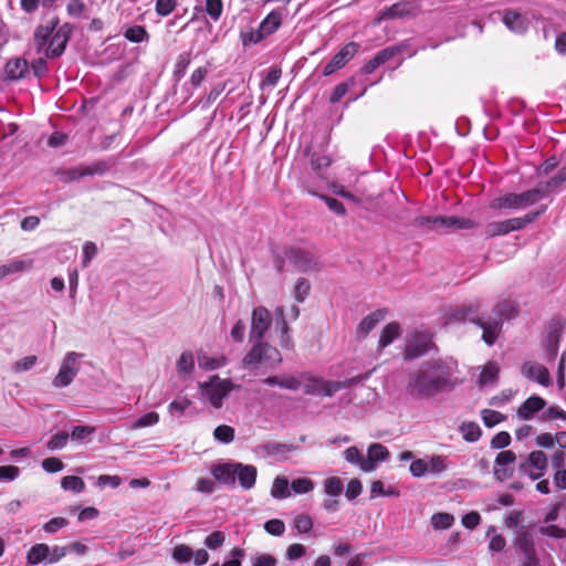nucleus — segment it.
<instances>
[{
	"instance_id": "f704fd0d",
	"label": "nucleus",
	"mask_w": 566,
	"mask_h": 566,
	"mask_svg": "<svg viewBox=\"0 0 566 566\" xmlns=\"http://www.w3.org/2000/svg\"><path fill=\"white\" fill-rule=\"evenodd\" d=\"M460 432L468 442H475L481 437V429L478 423L469 421L460 426Z\"/></svg>"
},
{
	"instance_id": "9d476101",
	"label": "nucleus",
	"mask_w": 566,
	"mask_h": 566,
	"mask_svg": "<svg viewBox=\"0 0 566 566\" xmlns=\"http://www.w3.org/2000/svg\"><path fill=\"white\" fill-rule=\"evenodd\" d=\"M416 223L432 230L470 229L473 227L471 220L457 217H419L416 219Z\"/></svg>"
},
{
	"instance_id": "37998d69",
	"label": "nucleus",
	"mask_w": 566,
	"mask_h": 566,
	"mask_svg": "<svg viewBox=\"0 0 566 566\" xmlns=\"http://www.w3.org/2000/svg\"><path fill=\"white\" fill-rule=\"evenodd\" d=\"M61 486L65 491H73L76 493H81L85 489V483L78 476L67 475L62 479Z\"/></svg>"
},
{
	"instance_id": "8fccbe9b",
	"label": "nucleus",
	"mask_w": 566,
	"mask_h": 566,
	"mask_svg": "<svg viewBox=\"0 0 566 566\" xmlns=\"http://www.w3.org/2000/svg\"><path fill=\"white\" fill-rule=\"evenodd\" d=\"M344 459L350 464L359 467L363 471V463L365 461V457L361 451L356 447H349L344 451Z\"/></svg>"
},
{
	"instance_id": "7ed1b4c3",
	"label": "nucleus",
	"mask_w": 566,
	"mask_h": 566,
	"mask_svg": "<svg viewBox=\"0 0 566 566\" xmlns=\"http://www.w3.org/2000/svg\"><path fill=\"white\" fill-rule=\"evenodd\" d=\"M566 179V169L553 177L545 188H535L523 193H505L490 201V208L494 210L527 208L545 198L551 190L558 187Z\"/></svg>"
},
{
	"instance_id": "dca6fc26",
	"label": "nucleus",
	"mask_w": 566,
	"mask_h": 566,
	"mask_svg": "<svg viewBox=\"0 0 566 566\" xmlns=\"http://www.w3.org/2000/svg\"><path fill=\"white\" fill-rule=\"evenodd\" d=\"M522 374L534 381H537L538 384L543 386H548L551 384V377L548 369L534 361L525 363L522 367Z\"/></svg>"
},
{
	"instance_id": "13d9d810",
	"label": "nucleus",
	"mask_w": 566,
	"mask_h": 566,
	"mask_svg": "<svg viewBox=\"0 0 566 566\" xmlns=\"http://www.w3.org/2000/svg\"><path fill=\"white\" fill-rule=\"evenodd\" d=\"M82 251H83L82 265H83V268H86V266H88L91 261L97 254V247L94 242L87 241L84 243Z\"/></svg>"
},
{
	"instance_id": "052dcab7",
	"label": "nucleus",
	"mask_w": 566,
	"mask_h": 566,
	"mask_svg": "<svg viewBox=\"0 0 566 566\" xmlns=\"http://www.w3.org/2000/svg\"><path fill=\"white\" fill-rule=\"evenodd\" d=\"M177 6V0H157L156 1V12L161 17H166L170 14Z\"/></svg>"
},
{
	"instance_id": "49530a36",
	"label": "nucleus",
	"mask_w": 566,
	"mask_h": 566,
	"mask_svg": "<svg viewBox=\"0 0 566 566\" xmlns=\"http://www.w3.org/2000/svg\"><path fill=\"white\" fill-rule=\"evenodd\" d=\"M453 515L449 513H436L431 517V524L436 530H446L452 526Z\"/></svg>"
},
{
	"instance_id": "20e7f679",
	"label": "nucleus",
	"mask_w": 566,
	"mask_h": 566,
	"mask_svg": "<svg viewBox=\"0 0 566 566\" xmlns=\"http://www.w3.org/2000/svg\"><path fill=\"white\" fill-rule=\"evenodd\" d=\"M470 312H473L471 306L468 308H463L461 311V318L475 322V319L470 316ZM474 312H476V308L474 310ZM493 312L496 317L479 318L476 321L478 325L483 329L482 338L488 345L494 344L500 334L502 321L504 318H510L514 316L516 313V307L512 301L504 300L495 305Z\"/></svg>"
},
{
	"instance_id": "39448f33",
	"label": "nucleus",
	"mask_w": 566,
	"mask_h": 566,
	"mask_svg": "<svg viewBox=\"0 0 566 566\" xmlns=\"http://www.w3.org/2000/svg\"><path fill=\"white\" fill-rule=\"evenodd\" d=\"M71 35V27L64 24L59 29L50 27H39L35 31V43L38 52L43 53L45 57L60 56L69 42Z\"/></svg>"
},
{
	"instance_id": "680f3d73",
	"label": "nucleus",
	"mask_w": 566,
	"mask_h": 566,
	"mask_svg": "<svg viewBox=\"0 0 566 566\" xmlns=\"http://www.w3.org/2000/svg\"><path fill=\"white\" fill-rule=\"evenodd\" d=\"M190 54L185 52V53H181L178 57H177V61L175 63V75L177 77H181L184 76V74L186 73V70L187 67L189 66L190 64Z\"/></svg>"
},
{
	"instance_id": "423d86ee",
	"label": "nucleus",
	"mask_w": 566,
	"mask_h": 566,
	"mask_svg": "<svg viewBox=\"0 0 566 566\" xmlns=\"http://www.w3.org/2000/svg\"><path fill=\"white\" fill-rule=\"evenodd\" d=\"M355 381V379L331 381L311 374H302V388L308 395L332 397L335 392L349 387Z\"/></svg>"
},
{
	"instance_id": "338daca9",
	"label": "nucleus",
	"mask_w": 566,
	"mask_h": 566,
	"mask_svg": "<svg viewBox=\"0 0 566 566\" xmlns=\"http://www.w3.org/2000/svg\"><path fill=\"white\" fill-rule=\"evenodd\" d=\"M410 473L416 478H421L427 474L426 458L412 460L410 464Z\"/></svg>"
},
{
	"instance_id": "cd10ccee",
	"label": "nucleus",
	"mask_w": 566,
	"mask_h": 566,
	"mask_svg": "<svg viewBox=\"0 0 566 566\" xmlns=\"http://www.w3.org/2000/svg\"><path fill=\"white\" fill-rule=\"evenodd\" d=\"M427 474L440 475L450 467V461L446 455H432L426 458Z\"/></svg>"
},
{
	"instance_id": "864d4df0",
	"label": "nucleus",
	"mask_w": 566,
	"mask_h": 566,
	"mask_svg": "<svg viewBox=\"0 0 566 566\" xmlns=\"http://www.w3.org/2000/svg\"><path fill=\"white\" fill-rule=\"evenodd\" d=\"M95 432L94 427L76 426L73 428L71 438L77 442H83Z\"/></svg>"
},
{
	"instance_id": "774afa93",
	"label": "nucleus",
	"mask_w": 566,
	"mask_h": 566,
	"mask_svg": "<svg viewBox=\"0 0 566 566\" xmlns=\"http://www.w3.org/2000/svg\"><path fill=\"white\" fill-rule=\"evenodd\" d=\"M42 468L49 473H55L63 470L64 464L57 458H46L42 461Z\"/></svg>"
},
{
	"instance_id": "72a5a7b5",
	"label": "nucleus",
	"mask_w": 566,
	"mask_h": 566,
	"mask_svg": "<svg viewBox=\"0 0 566 566\" xmlns=\"http://www.w3.org/2000/svg\"><path fill=\"white\" fill-rule=\"evenodd\" d=\"M192 406V401L187 397H178L172 400L168 406V412L172 417H181Z\"/></svg>"
},
{
	"instance_id": "ddd939ff",
	"label": "nucleus",
	"mask_w": 566,
	"mask_h": 566,
	"mask_svg": "<svg viewBox=\"0 0 566 566\" xmlns=\"http://www.w3.org/2000/svg\"><path fill=\"white\" fill-rule=\"evenodd\" d=\"M359 44L356 42H349L345 44L333 59L324 66L323 74L328 76L335 71L344 67L358 52Z\"/></svg>"
},
{
	"instance_id": "4d7b16f0",
	"label": "nucleus",
	"mask_w": 566,
	"mask_h": 566,
	"mask_svg": "<svg viewBox=\"0 0 566 566\" xmlns=\"http://www.w3.org/2000/svg\"><path fill=\"white\" fill-rule=\"evenodd\" d=\"M294 527L298 533H308L313 527V521L308 515L300 514L294 518Z\"/></svg>"
},
{
	"instance_id": "6e6d98bb",
	"label": "nucleus",
	"mask_w": 566,
	"mask_h": 566,
	"mask_svg": "<svg viewBox=\"0 0 566 566\" xmlns=\"http://www.w3.org/2000/svg\"><path fill=\"white\" fill-rule=\"evenodd\" d=\"M226 536L220 531H214L205 539V545L210 549H217L223 545Z\"/></svg>"
},
{
	"instance_id": "c03bdc74",
	"label": "nucleus",
	"mask_w": 566,
	"mask_h": 566,
	"mask_svg": "<svg viewBox=\"0 0 566 566\" xmlns=\"http://www.w3.org/2000/svg\"><path fill=\"white\" fill-rule=\"evenodd\" d=\"M205 11L212 21H219L223 12L222 0H206Z\"/></svg>"
},
{
	"instance_id": "de8ad7c7",
	"label": "nucleus",
	"mask_w": 566,
	"mask_h": 566,
	"mask_svg": "<svg viewBox=\"0 0 566 566\" xmlns=\"http://www.w3.org/2000/svg\"><path fill=\"white\" fill-rule=\"evenodd\" d=\"M370 495H371V497L391 496V495H398V492L392 486L386 488L382 481L377 480L371 483Z\"/></svg>"
},
{
	"instance_id": "412c9836",
	"label": "nucleus",
	"mask_w": 566,
	"mask_h": 566,
	"mask_svg": "<svg viewBox=\"0 0 566 566\" xmlns=\"http://www.w3.org/2000/svg\"><path fill=\"white\" fill-rule=\"evenodd\" d=\"M32 266L33 261L31 259L11 260L6 264L0 265V274L2 279H6L10 275L29 271Z\"/></svg>"
},
{
	"instance_id": "a211bd4d",
	"label": "nucleus",
	"mask_w": 566,
	"mask_h": 566,
	"mask_svg": "<svg viewBox=\"0 0 566 566\" xmlns=\"http://www.w3.org/2000/svg\"><path fill=\"white\" fill-rule=\"evenodd\" d=\"M238 463H223L214 465L211 470L214 479L223 484H234Z\"/></svg>"
},
{
	"instance_id": "0e129e2a",
	"label": "nucleus",
	"mask_w": 566,
	"mask_h": 566,
	"mask_svg": "<svg viewBox=\"0 0 566 566\" xmlns=\"http://www.w3.org/2000/svg\"><path fill=\"white\" fill-rule=\"evenodd\" d=\"M265 531L274 536H281L285 532V524L277 518L270 520L264 525Z\"/></svg>"
},
{
	"instance_id": "4468645a",
	"label": "nucleus",
	"mask_w": 566,
	"mask_h": 566,
	"mask_svg": "<svg viewBox=\"0 0 566 566\" xmlns=\"http://www.w3.org/2000/svg\"><path fill=\"white\" fill-rule=\"evenodd\" d=\"M515 460L516 455L513 451H501L495 458L494 476L499 481H505L510 479L513 474V465L515 463Z\"/></svg>"
},
{
	"instance_id": "e2e57ef3",
	"label": "nucleus",
	"mask_w": 566,
	"mask_h": 566,
	"mask_svg": "<svg viewBox=\"0 0 566 566\" xmlns=\"http://www.w3.org/2000/svg\"><path fill=\"white\" fill-rule=\"evenodd\" d=\"M310 291V284L306 280L301 279L296 282L293 291V295L297 302H303Z\"/></svg>"
},
{
	"instance_id": "c85d7f7f",
	"label": "nucleus",
	"mask_w": 566,
	"mask_h": 566,
	"mask_svg": "<svg viewBox=\"0 0 566 566\" xmlns=\"http://www.w3.org/2000/svg\"><path fill=\"white\" fill-rule=\"evenodd\" d=\"M49 559V545L48 544H35L33 545L28 554H27V562L30 565H38L40 563H46Z\"/></svg>"
},
{
	"instance_id": "6e6552de",
	"label": "nucleus",
	"mask_w": 566,
	"mask_h": 566,
	"mask_svg": "<svg viewBox=\"0 0 566 566\" xmlns=\"http://www.w3.org/2000/svg\"><path fill=\"white\" fill-rule=\"evenodd\" d=\"M84 354L77 352H67L63 357L59 371L52 380L55 388H65L70 386L81 369V360Z\"/></svg>"
},
{
	"instance_id": "aec40b11",
	"label": "nucleus",
	"mask_w": 566,
	"mask_h": 566,
	"mask_svg": "<svg viewBox=\"0 0 566 566\" xmlns=\"http://www.w3.org/2000/svg\"><path fill=\"white\" fill-rule=\"evenodd\" d=\"M282 22V14L279 11L270 12L261 22L258 30V40L263 39L275 32Z\"/></svg>"
},
{
	"instance_id": "e433bc0d",
	"label": "nucleus",
	"mask_w": 566,
	"mask_h": 566,
	"mask_svg": "<svg viewBox=\"0 0 566 566\" xmlns=\"http://www.w3.org/2000/svg\"><path fill=\"white\" fill-rule=\"evenodd\" d=\"M159 422V415L156 411H150L138 419H136L134 422L130 423L129 428L132 430H137L146 427H153Z\"/></svg>"
},
{
	"instance_id": "f3484780",
	"label": "nucleus",
	"mask_w": 566,
	"mask_h": 566,
	"mask_svg": "<svg viewBox=\"0 0 566 566\" xmlns=\"http://www.w3.org/2000/svg\"><path fill=\"white\" fill-rule=\"evenodd\" d=\"M502 20L510 31L518 34L526 32L530 25L528 20L524 15L513 10L505 11Z\"/></svg>"
},
{
	"instance_id": "f8f14e48",
	"label": "nucleus",
	"mask_w": 566,
	"mask_h": 566,
	"mask_svg": "<svg viewBox=\"0 0 566 566\" xmlns=\"http://www.w3.org/2000/svg\"><path fill=\"white\" fill-rule=\"evenodd\" d=\"M431 345V335L428 332H415L407 339L405 358H418L428 353Z\"/></svg>"
},
{
	"instance_id": "603ef678",
	"label": "nucleus",
	"mask_w": 566,
	"mask_h": 566,
	"mask_svg": "<svg viewBox=\"0 0 566 566\" xmlns=\"http://www.w3.org/2000/svg\"><path fill=\"white\" fill-rule=\"evenodd\" d=\"M484 424L489 428L496 426L505 419V416L499 411L484 409L481 412Z\"/></svg>"
},
{
	"instance_id": "79ce46f5",
	"label": "nucleus",
	"mask_w": 566,
	"mask_h": 566,
	"mask_svg": "<svg viewBox=\"0 0 566 566\" xmlns=\"http://www.w3.org/2000/svg\"><path fill=\"white\" fill-rule=\"evenodd\" d=\"M538 533L543 536L563 539L566 538V528L555 524H543L538 527Z\"/></svg>"
},
{
	"instance_id": "4be33fe9",
	"label": "nucleus",
	"mask_w": 566,
	"mask_h": 566,
	"mask_svg": "<svg viewBox=\"0 0 566 566\" xmlns=\"http://www.w3.org/2000/svg\"><path fill=\"white\" fill-rule=\"evenodd\" d=\"M239 480L240 485L245 489H252L256 480V469L250 464L238 463L235 472V480Z\"/></svg>"
},
{
	"instance_id": "393cba45",
	"label": "nucleus",
	"mask_w": 566,
	"mask_h": 566,
	"mask_svg": "<svg viewBox=\"0 0 566 566\" xmlns=\"http://www.w3.org/2000/svg\"><path fill=\"white\" fill-rule=\"evenodd\" d=\"M275 317H276V328L281 331V338L280 344L284 348H292L293 347V340L291 336L289 335V326L287 321L285 319V313L284 307L279 306L275 310Z\"/></svg>"
},
{
	"instance_id": "473e14b6",
	"label": "nucleus",
	"mask_w": 566,
	"mask_h": 566,
	"mask_svg": "<svg viewBox=\"0 0 566 566\" xmlns=\"http://www.w3.org/2000/svg\"><path fill=\"white\" fill-rule=\"evenodd\" d=\"M500 368L496 363L489 361L482 369L479 378L481 386L495 384L499 376Z\"/></svg>"
},
{
	"instance_id": "a18cd8bd",
	"label": "nucleus",
	"mask_w": 566,
	"mask_h": 566,
	"mask_svg": "<svg viewBox=\"0 0 566 566\" xmlns=\"http://www.w3.org/2000/svg\"><path fill=\"white\" fill-rule=\"evenodd\" d=\"M36 364L38 357L35 355H30L13 363L11 370L15 374H21L32 369Z\"/></svg>"
},
{
	"instance_id": "b1692460",
	"label": "nucleus",
	"mask_w": 566,
	"mask_h": 566,
	"mask_svg": "<svg viewBox=\"0 0 566 566\" xmlns=\"http://www.w3.org/2000/svg\"><path fill=\"white\" fill-rule=\"evenodd\" d=\"M28 69L27 60L15 57L7 62L4 73L9 80H20L27 74Z\"/></svg>"
},
{
	"instance_id": "6ab92c4d",
	"label": "nucleus",
	"mask_w": 566,
	"mask_h": 566,
	"mask_svg": "<svg viewBox=\"0 0 566 566\" xmlns=\"http://www.w3.org/2000/svg\"><path fill=\"white\" fill-rule=\"evenodd\" d=\"M545 407V401L541 397L532 396L526 399L517 409V416L523 420L533 418L534 413Z\"/></svg>"
},
{
	"instance_id": "c9c22d12",
	"label": "nucleus",
	"mask_w": 566,
	"mask_h": 566,
	"mask_svg": "<svg viewBox=\"0 0 566 566\" xmlns=\"http://www.w3.org/2000/svg\"><path fill=\"white\" fill-rule=\"evenodd\" d=\"M314 488V481L308 478L294 479L290 484L291 492L294 494H307L312 492Z\"/></svg>"
},
{
	"instance_id": "0eeeda50",
	"label": "nucleus",
	"mask_w": 566,
	"mask_h": 566,
	"mask_svg": "<svg viewBox=\"0 0 566 566\" xmlns=\"http://www.w3.org/2000/svg\"><path fill=\"white\" fill-rule=\"evenodd\" d=\"M202 397L214 408L222 406L223 399L233 390L234 385L230 379H221L212 376L208 381L199 382Z\"/></svg>"
},
{
	"instance_id": "9b49d317",
	"label": "nucleus",
	"mask_w": 566,
	"mask_h": 566,
	"mask_svg": "<svg viewBox=\"0 0 566 566\" xmlns=\"http://www.w3.org/2000/svg\"><path fill=\"white\" fill-rule=\"evenodd\" d=\"M546 469L547 457L543 451L531 452L520 464V470L532 480H538L542 478L545 474Z\"/></svg>"
},
{
	"instance_id": "a878e982",
	"label": "nucleus",
	"mask_w": 566,
	"mask_h": 566,
	"mask_svg": "<svg viewBox=\"0 0 566 566\" xmlns=\"http://www.w3.org/2000/svg\"><path fill=\"white\" fill-rule=\"evenodd\" d=\"M412 4L409 2H399L395 3L391 7L385 9L381 11L379 17L376 19V23H379L384 20L388 19H395V18H401L403 15H407L411 12Z\"/></svg>"
},
{
	"instance_id": "3c124183",
	"label": "nucleus",
	"mask_w": 566,
	"mask_h": 566,
	"mask_svg": "<svg viewBox=\"0 0 566 566\" xmlns=\"http://www.w3.org/2000/svg\"><path fill=\"white\" fill-rule=\"evenodd\" d=\"M213 437L222 443H230L234 439V429L227 424L218 426L214 429Z\"/></svg>"
},
{
	"instance_id": "c756f323",
	"label": "nucleus",
	"mask_w": 566,
	"mask_h": 566,
	"mask_svg": "<svg viewBox=\"0 0 566 566\" xmlns=\"http://www.w3.org/2000/svg\"><path fill=\"white\" fill-rule=\"evenodd\" d=\"M400 325L398 323H389L387 324L380 334L378 347L385 348L389 346L395 339H397L400 336Z\"/></svg>"
},
{
	"instance_id": "4c0bfd02",
	"label": "nucleus",
	"mask_w": 566,
	"mask_h": 566,
	"mask_svg": "<svg viewBox=\"0 0 566 566\" xmlns=\"http://www.w3.org/2000/svg\"><path fill=\"white\" fill-rule=\"evenodd\" d=\"M226 365L224 357H209L205 354L198 356V366L205 370H214Z\"/></svg>"
},
{
	"instance_id": "a19ab883",
	"label": "nucleus",
	"mask_w": 566,
	"mask_h": 566,
	"mask_svg": "<svg viewBox=\"0 0 566 566\" xmlns=\"http://www.w3.org/2000/svg\"><path fill=\"white\" fill-rule=\"evenodd\" d=\"M124 35L128 41L134 43L147 41L149 38L146 29L142 25H133L127 28Z\"/></svg>"
},
{
	"instance_id": "1a4fd4ad",
	"label": "nucleus",
	"mask_w": 566,
	"mask_h": 566,
	"mask_svg": "<svg viewBox=\"0 0 566 566\" xmlns=\"http://www.w3.org/2000/svg\"><path fill=\"white\" fill-rule=\"evenodd\" d=\"M514 544L523 554V566H552V557L549 555L543 558L537 557L533 535L527 531L518 532Z\"/></svg>"
},
{
	"instance_id": "f03ea898",
	"label": "nucleus",
	"mask_w": 566,
	"mask_h": 566,
	"mask_svg": "<svg viewBox=\"0 0 566 566\" xmlns=\"http://www.w3.org/2000/svg\"><path fill=\"white\" fill-rule=\"evenodd\" d=\"M272 322L271 313L263 306H258L252 312L250 337L255 342L251 350L244 356L243 365L256 368H276L281 361V353L268 343L262 342Z\"/></svg>"
},
{
	"instance_id": "ea45409f",
	"label": "nucleus",
	"mask_w": 566,
	"mask_h": 566,
	"mask_svg": "<svg viewBox=\"0 0 566 566\" xmlns=\"http://www.w3.org/2000/svg\"><path fill=\"white\" fill-rule=\"evenodd\" d=\"M344 491L343 480L338 476H329L324 481V492L329 496H338Z\"/></svg>"
},
{
	"instance_id": "7c9ffc66",
	"label": "nucleus",
	"mask_w": 566,
	"mask_h": 566,
	"mask_svg": "<svg viewBox=\"0 0 566 566\" xmlns=\"http://www.w3.org/2000/svg\"><path fill=\"white\" fill-rule=\"evenodd\" d=\"M271 496L276 500H284L291 496V489L285 476L279 475L274 479L271 488Z\"/></svg>"
},
{
	"instance_id": "58836bf2",
	"label": "nucleus",
	"mask_w": 566,
	"mask_h": 566,
	"mask_svg": "<svg viewBox=\"0 0 566 566\" xmlns=\"http://www.w3.org/2000/svg\"><path fill=\"white\" fill-rule=\"evenodd\" d=\"M195 368V358L192 353L184 352L178 361L177 370L180 375H190Z\"/></svg>"
},
{
	"instance_id": "bf43d9fd",
	"label": "nucleus",
	"mask_w": 566,
	"mask_h": 566,
	"mask_svg": "<svg viewBox=\"0 0 566 566\" xmlns=\"http://www.w3.org/2000/svg\"><path fill=\"white\" fill-rule=\"evenodd\" d=\"M69 440V434L66 432H57L51 437L48 441V448L50 450H59L66 446Z\"/></svg>"
},
{
	"instance_id": "5701e85b",
	"label": "nucleus",
	"mask_w": 566,
	"mask_h": 566,
	"mask_svg": "<svg viewBox=\"0 0 566 566\" xmlns=\"http://www.w3.org/2000/svg\"><path fill=\"white\" fill-rule=\"evenodd\" d=\"M386 317V311L377 310L367 315L358 325L357 333L360 337H366L381 321Z\"/></svg>"
},
{
	"instance_id": "09e8293b",
	"label": "nucleus",
	"mask_w": 566,
	"mask_h": 566,
	"mask_svg": "<svg viewBox=\"0 0 566 566\" xmlns=\"http://www.w3.org/2000/svg\"><path fill=\"white\" fill-rule=\"evenodd\" d=\"M192 554H193V551L189 546H187L185 544H179V545L175 546V548L172 551V558L177 563L184 564V563H188L191 560Z\"/></svg>"
},
{
	"instance_id": "bb28decb",
	"label": "nucleus",
	"mask_w": 566,
	"mask_h": 566,
	"mask_svg": "<svg viewBox=\"0 0 566 566\" xmlns=\"http://www.w3.org/2000/svg\"><path fill=\"white\" fill-rule=\"evenodd\" d=\"M545 210H546V207L544 206L539 210L532 211V212L525 214L524 217L507 219L506 223H507L509 233L512 231L521 230L528 223L534 222L542 213L545 212Z\"/></svg>"
},
{
	"instance_id": "5fc2aeb1",
	"label": "nucleus",
	"mask_w": 566,
	"mask_h": 566,
	"mask_svg": "<svg viewBox=\"0 0 566 566\" xmlns=\"http://www.w3.org/2000/svg\"><path fill=\"white\" fill-rule=\"evenodd\" d=\"M485 233L489 237L504 235L509 233L506 220L491 222L485 228Z\"/></svg>"
},
{
	"instance_id": "2f4dec72",
	"label": "nucleus",
	"mask_w": 566,
	"mask_h": 566,
	"mask_svg": "<svg viewBox=\"0 0 566 566\" xmlns=\"http://www.w3.org/2000/svg\"><path fill=\"white\" fill-rule=\"evenodd\" d=\"M97 172H102V168L99 167V165H96L94 167L73 168L64 171L62 174V179L69 182L77 180L81 177L91 176Z\"/></svg>"
},
{
	"instance_id": "69168bd1",
	"label": "nucleus",
	"mask_w": 566,
	"mask_h": 566,
	"mask_svg": "<svg viewBox=\"0 0 566 566\" xmlns=\"http://www.w3.org/2000/svg\"><path fill=\"white\" fill-rule=\"evenodd\" d=\"M20 474V469L14 465L0 467V481H14Z\"/></svg>"
},
{
	"instance_id": "2eb2a0df",
	"label": "nucleus",
	"mask_w": 566,
	"mask_h": 566,
	"mask_svg": "<svg viewBox=\"0 0 566 566\" xmlns=\"http://www.w3.org/2000/svg\"><path fill=\"white\" fill-rule=\"evenodd\" d=\"M389 457L388 449L381 443H371L367 450V457L363 463L364 472H373L377 469L378 463L386 461Z\"/></svg>"
},
{
	"instance_id": "f257e3e1",
	"label": "nucleus",
	"mask_w": 566,
	"mask_h": 566,
	"mask_svg": "<svg viewBox=\"0 0 566 566\" xmlns=\"http://www.w3.org/2000/svg\"><path fill=\"white\" fill-rule=\"evenodd\" d=\"M458 363L451 357L423 363L410 377L408 390L418 397H432L452 389L458 382Z\"/></svg>"
}]
</instances>
